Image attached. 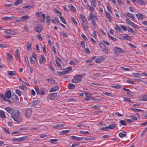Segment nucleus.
I'll return each mask as SVG.
<instances>
[{"mask_svg":"<svg viewBox=\"0 0 147 147\" xmlns=\"http://www.w3.org/2000/svg\"><path fill=\"white\" fill-rule=\"evenodd\" d=\"M20 111L17 110H15L11 114V117L16 122L19 123L22 121V118L20 115Z\"/></svg>","mask_w":147,"mask_h":147,"instance_id":"1","label":"nucleus"},{"mask_svg":"<svg viewBox=\"0 0 147 147\" xmlns=\"http://www.w3.org/2000/svg\"><path fill=\"white\" fill-rule=\"evenodd\" d=\"M30 60L32 64H33L36 63H38L36 55L35 53H32V56L30 57Z\"/></svg>","mask_w":147,"mask_h":147,"instance_id":"2","label":"nucleus"},{"mask_svg":"<svg viewBox=\"0 0 147 147\" xmlns=\"http://www.w3.org/2000/svg\"><path fill=\"white\" fill-rule=\"evenodd\" d=\"M82 78V75H76L72 80L71 82L74 83H77L81 81Z\"/></svg>","mask_w":147,"mask_h":147,"instance_id":"3","label":"nucleus"},{"mask_svg":"<svg viewBox=\"0 0 147 147\" xmlns=\"http://www.w3.org/2000/svg\"><path fill=\"white\" fill-rule=\"evenodd\" d=\"M30 18V17L28 15H25L22 16L20 18L16 20L17 22H25Z\"/></svg>","mask_w":147,"mask_h":147,"instance_id":"4","label":"nucleus"},{"mask_svg":"<svg viewBox=\"0 0 147 147\" xmlns=\"http://www.w3.org/2000/svg\"><path fill=\"white\" fill-rule=\"evenodd\" d=\"M32 114V109L30 108H29L25 112V115L27 118H29Z\"/></svg>","mask_w":147,"mask_h":147,"instance_id":"5","label":"nucleus"},{"mask_svg":"<svg viewBox=\"0 0 147 147\" xmlns=\"http://www.w3.org/2000/svg\"><path fill=\"white\" fill-rule=\"evenodd\" d=\"M114 51L115 53H119L124 52V51L122 49L117 47H114Z\"/></svg>","mask_w":147,"mask_h":147,"instance_id":"6","label":"nucleus"},{"mask_svg":"<svg viewBox=\"0 0 147 147\" xmlns=\"http://www.w3.org/2000/svg\"><path fill=\"white\" fill-rule=\"evenodd\" d=\"M34 29L37 32L40 33L42 30V26L40 25H36L34 27Z\"/></svg>","mask_w":147,"mask_h":147,"instance_id":"7","label":"nucleus"},{"mask_svg":"<svg viewBox=\"0 0 147 147\" xmlns=\"http://www.w3.org/2000/svg\"><path fill=\"white\" fill-rule=\"evenodd\" d=\"M86 96V98L85 99V100H96V99H94L92 97H91V95L90 94L87 93L86 92L85 93Z\"/></svg>","mask_w":147,"mask_h":147,"instance_id":"8","label":"nucleus"},{"mask_svg":"<svg viewBox=\"0 0 147 147\" xmlns=\"http://www.w3.org/2000/svg\"><path fill=\"white\" fill-rule=\"evenodd\" d=\"M40 102V101L39 100H36L31 102L30 103L31 107H35V106Z\"/></svg>","mask_w":147,"mask_h":147,"instance_id":"9","label":"nucleus"},{"mask_svg":"<svg viewBox=\"0 0 147 147\" xmlns=\"http://www.w3.org/2000/svg\"><path fill=\"white\" fill-rule=\"evenodd\" d=\"M57 96V94L56 93L49 94V95L48 99L51 100H53L55 99Z\"/></svg>","mask_w":147,"mask_h":147,"instance_id":"10","label":"nucleus"},{"mask_svg":"<svg viewBox=\"0 0 147 147\" xmlns=\"http://www.w3.org/2000/svg\"><path fill=\"white\" fill-rule=\"evenodd\" d=\"M4 32L6 34H17V33H16V32L14 30H7L4 31Z\"/></svg>","mask_w":147,"mask_h":147,"instance_id":"11","label":"nucleus"},{"mask_svg":"<svg viewBox=\"0 0 147 147\" xmlns=\"http://www.w3.org/2000/svg\"><path fill=\"white\" fill-rule=\"evenodd\" d=\"M25 139V137H23L18 138H13L12 139V140L14 142H19L23 140H24Z\"/></svg>","mask_w":147,"mask_h":147,"instance_id":"12","label":"nucleus"},{"mask_svg":"<svg viewBox=\"0 0 147 147\" xmlns=\"http://www.w3.org/2000/svg\"><path fill=\"white\" fill-rule=\"evenodd\" d=\"M70 139H72V140H75L77 141H79L83 139V137H79L74 136H72L70 137Z\"/></svg>","mask_w":147,"mask_h":147,"instance_id":"13","label":"nucleus"},{"mask_svg":"<svg viewBox=\"0 0 147 147\" xmlns=\"http://www.w3.org/2000/svg\"><path fill=\"white\" fill-rule=\"evenodd\" d=\"M105 58V57L102 56L99 57L96 59L95 61L96 63L101 62L104 60Z\"/></svg>","mask_w":147,"mask_h":147,"instance_id":"14","label":"nucleus"},{"mask_svg":"<svg viewBox=\"0 0 147 147\" xmlns=\"http://www.w3.org/2000/svg\"><path fill=\"white\" fill-rule=\"evenodd\" d=\"M5 95L6 98H9L11 96V92L10 90H7L5 93Z\"/></svg>","mask_w":147,"mask_h":147,"instance_id":"15","label":"nucleus"},{"mask_svg":"<svg viewBox=\"0 0 147 147\" xmlns=\"http://www.w3.org/2000/svg\"><path fill=\"white\" fill-rule=\"evenodd\" d=\"M125 14L128 17L130 18L133 20H135V17L134 16L132 13L129 12H126L125 13Z\"/></svg>","mask_w":147,"mask_h":147,"instance_id":"16","label":"nucleus"},{"mask_svg":"<svg viewBox=\"0 0 147 147\" xmlns=\"http://www.w3.org/2000/svg\"><path fill=\"white\" fill-rule=\"evenodd\" d=\"M12 98L13 100L15 102H18V101L19 99L18 96L15 94H12Z\"/></svg>","mask_w":147,"mask_h":147,"instance_id":"17","label":"nucleus"},{"mask_svg":"<svg viewBox=\"0 0 147 147\" xmlns=\"http://www.w3.org/2000/svg\"><path fill=\"white\" fill-rule=\"evenodd\" d=\"M59 89V86H56L53 87L51 88V89L49 90V92H52L54 91H57Z\"/></svg>","mask_w":147,"mask_h":147,"instance_id":"18","label":"nucleus"},{"mask_svg":"<svg viewBox=\"0 0 147 147\" xmlns=\"http://www.w3.org/2000/svg\"><path fill=\"white\" fill-rule=\"evenodd\" d=\"M119 136L121 138L124 137H126V133L125 131H123L120 133L119 134Z\"/></svg>","mask_w":147,"mask_h":147,"instance_id":"19","label":"nucleus"},{"mask_svg":"<svg viewBox=\"0 0 147 147\" xmlns=\"http://www.w3.org/2000/svg\"><path fill=\"white\" fill-rule=\"evenodd\" d=\"M8 74L10 76H16V72L15 71H7Z\"/></svg>","mask_w":147,"mask_h":147,"instance_id":"20","label":"nucleus"},{"mask_svg":"<svg viewBox=\"0 0 147 147\" xmlns=\"http://www.w3.org/2000/svg\"><path fill=\"white\" fill-rule=\"evenodd\" d=\"M139 100L140 101H147V95H144L140 97Z\"/></svg>","mask_w":147,"mask_h":147,"instance_id":"21","label":"nucleus"},{"mask_svg":"<svg viewBox=\"0 0 147 147\" xmlns=\"http://www.w3.org/2000/svg\"><path fill=\"white\" fill-rule=\"evenodd\" d=\"M7 59L10 61H12L13 59V56L10 53H8L7 54Z\"/></svg>","mask_w":147,"mask_h":147,"instance_id":"22","label":"nucleus"},{"mask_svg":"<svg viewBox=\"0 0 147 147\" xmlns=\"http://www.w3.org/2000/svg\"><path fill=\"white\" fill-rule=\"evenodd\" d=\"M5 110L9 113L11 114L13 112L14 110L13 109L11 108L10 107H7L5 109Z\"/></svg>","mask_w":147,"mask_h":147,"instance_id":"23","label":"nucleus"},{"mask_svg":"<svg viewBox=\"0 0 147 147\" xmlns=\"http://www.w3.org/2000/svg\"><path fill=\"white\" fill-rule=\"evenodd\" d=\"M23 3V0H17L14 3V5L15 6H17L19 4H20Z\"/></svg>","mask_w":147,"mask_h":147,"instance_id":"24","label":"nucleus"},{"mask_svg":"<svg viewBox=\"0 0 147 147\" xmlns=\"http://www.w3.org/2000/svg\"><path fill=\"white\" fill-rule=\"evenodd\" d=\"M0 116L2 118H6V116L4 112L2 110H0Z\"/></svg>","mask_w":147,"mask_h":147,"instance_id":"25","label":"nucleus"},{"mask_svg":"<svg viewBox=\"0 0 147 147\" xmlns=\"http://www.w3.org/2000/svg\"><path fill=\"white\" fill-rule=\"evenodd\" d=\"M67 86L69 89H74L75 87V86L72 83L69 84H68Z\"/></svg>","mask_w":147,"mask_h":147,"instance_id":"26","label":"nucleus"},{"mask_svg":"<svg viewBox=\"0 0 147 147\" xmlns=\"http://www.w3.org/2000/svg\"><path fill=\"white\" fill-rule=\"evenodd\" d=\"M57 73L58 74L61 75L66 74L68 73V70H65L61 72L57 71Z\"/></svg>","mask_w":147,"mask_h":147,"instance_id":"27","label":"nucleus"},{"mask_svg":"<svg viewBox=\"0 0 147 147\" xmlns=\"http://www.w3.org/2000/svg\"><path fill=\"white\" fill-rule=\"evenodd\" d=\"M26 45L27 50L29 51L31 49V44L30 42H27L26 43Z\"/></svg>","mask_w":147,"mask_h":147,"instance_id":"28","label":"nucleus"},{"mask_svg":"<svg viewBox=\"0 0 147 147\" xmlns=\"http://www.w3.org/2000/svg\"><path fill=\"white\" fill-rule=\"evenodd\" d=\"M15 54L19 58V60H20V52L18 49H17L16 50Z\"/></svg>","mask_w":147,"mask_h":147,"instance_id":"29","label":"nucleus"},{"mask_svg":"<svg viewBox=\"0 0 147 147\" xmlns=\"http://www.w3.org/2000/svg\"><path fill=\"white\" fill-rule=\"evenodd\" d=\"M83 22L81 23V25L83 27V28L85 30H87L88 29L87 24H85L84 22Z\"/></svg>","mask_w":147,"mask_h":147,"instance_id":"30","label":"nucleus"},{"mask_svg":"<svg viewBox=\"0 0 147 147\" xmlns=\"http://www.w3.org/2000/svg\"><path fill=\"white\" fill-rule=\"evenodd\" d=\"M137 17L139 19H143V16L140 13H138L136 14Z\"/></svg>","mask_w":147,"mask_h":147,"instance_id":"31","label":"nucleus"},{"mask_svg":"<svg viewBox=\"0 0 147 147\" xmlns=\"http://www.w3.org/2000/svg\"><path fill=\"white\" fill-rule=\"evenodd\" d=\"M45 93V89L42 88L40 89V94L44 95Z\"/></svg>","mask_w":147,"mask_h":147,"instance_id":"32","label":"nucleus"},{"mask_svg":"<svg viewBox=\"0 0 147 147\" xmlns=\"http://www.w3.org/2000/svg\"><path fill=\"white\" fill-rule=\"evenodd\" d=\"M115 27V29L116 30H118L119 32H121V29L118 25L117 24H116Z\"/></svg>","mask_w":147,"mask_h":147,"instance_id":"33","label":"nucleus"},{"mask_svg":"<svg viewBox=\"0 0 147 147\" xmlns=\"http://www.w3.org/2000/svg\"><path fill=\"white\" fill-rule=\"evenodd\" d=\"M137 1L141 5H143L146 4L145 1L143 0H137Z\"/></svg>","mask_w":147,"mask_h":147,"instance_id":"34","label":"nucleus"},{"mask_svg":"<svg viewBox=\"0 0 147 147\" xmlns=\"http://www.w3.org/2000/svg\"><path fill=\"white\" fill-rule=\"evenodd\" d=\"M91 3V5L94 6V7H96V2L95 0H91L90 1Z\"/></svg>","mask_w":147,"mask_h":147,"instance_id":"35","label":"nucleus"},{"mask_svg":"<svg viewBox=\"0 0 147 147\" xmlns=\"http://www.w3.org/2000/svg\"><path fill=\"white\" fill-rule=\"evenodd\" d=\"M128 28H129V30L131 33L134 34H136V32L132 28L129 27H128Z\"/></svg>","mask_w":147,"mask_h":147,"instance_id":"36","label":"nucleus"},{"mask_svg":"<svg viewBox=\"0 0 147 147\" xmlns=\"http://www.w3.org/2000/svg\"><path fill=\"white\" fill-rule=\"evenodd\" d=\"M70 131L69 129H68L66 130H63L61 131L60 133L62 134H66L69 132Z\"/></svg>","mask_w":147,"mask_h":147,"instance_id":"37","label":"nucleus"},{"mask_svg":"<svg viewBox=\"0 0 147 147\" xmlns=\"http://www.w3.org/2000/svg\"><path fill=\"white\" fill-rule=\"evenodd\" d=\"M24 28L25 31H26L27 32H29L30 29L27 25H24Z\"/></svg>","mask_w":147,"mask_h":147,"instance_id":"38","label":"nucleus"},{"mask_svg":"<svg viewBox=\"0 0 147 147\" xmlns=\"http://www.w3.org/2000/svg\"><path fill=\"white\" fill-rule=\"evenodd\" d=\"M103 94L106 95L107 96H109L112 97L114 96L113 95L112 93H109L108 92H106L103 93Z\"/></svg>","mask_w":147,"mask_h":147,"instance_id":"39","label":"nucleus"},{"mask_svg":"<svg viewBox=\"0 0 147 147\" xmlns=\"http://www.w3.org/2000/svg\"><path fill=\"white\" fill-rule=\"evenodd\" d=\"M9 47V46L6 44H0V48H7Z\"/></svg>","mask_w":147,"mask_h":147,"instance_id":"40","label":"nucleus"},{"mask_svg":"<svg viewBox=\"0 0 147 147\" xmlns=\"http://www.w3.org/2000/svg\"><path fill=\"white\" fill-rule=\"evenodd\" d=\"M63 126V125L62 124H57L53 126H52V127H54V128H57L60 127H62Z\"/></svg>","mask_w":147,"mask_h":147,"instance_id":"41","label":"nucleus"},{"mask_svg":"<svg viewBox=\"0 0 147 147\" xmlns=\"http://www.w3.org/2000/svg\"><path fill=\"white\" fill-rule=\"evenodd\" d=\"M13 18L12 17H5L3 18V20H9Z\"/></svg>","mask_w":147,"mask_h":147,"instance_id":"42","label":"nucleus"},{"mask_svg":"<svg viewBox=\"0 0 147 147\" xmlns=\"http://www.w3.org/2000/svg\"><path fill=\"white\" fill-rule=\"evenodd\" d=\"M131 110L134 111L136 112V111H143V110L140 109H138L134 108H132L131 109Z\"/></svg>","mask_w":147,"mask_h":147,"instance_id":"43","label":"nucleus"},{"mask_svg":"<svg viewBox=\"0 0 147 147\" xmlns=\"http://www.w3.org/2000/svg\"><path fill=\"white\" fill-rule=\"evenodd\" d=\"M99 46L102 49L106 47L105 45L102 43H100L99 44Z\"/></svg>","mask_w":147,"mask_h":147,"instance_id":"44","label":"nucleus"},{"mask_svg":"<svg viewBox=\"0 0 147 147\" xmlns=\"http://www.w3.org/2000/svg\"><path fill=\"white\" fill-rule=\"evenodd\" d=\"M19 88L20 89L24 90H26L28 89V88L25 86H19Z\"/></svg>","mask_w":147,"mask_h":147,"instance_id":"45","label":"nucleus"},{"mask_svg":"<svg viewBox=\"0 0 147 147\" xmlns=\"http://www.w3.org/2000/svg\"><path fill=\"white\" fill-rule=\"evenodd\" d=\"M124 101H129L130 102L133 103L134 101L128 98H127L125 97H123Z\"/></svg>","mask_w":147,"mask_h":147,"instance_id":"46","label":"nucleus"},{"mask_svg":"<svg viewBox=\"0 0 147 147\" xmlns=\"http://www.w3.org/2000/svg\"><path fill=\"white\" fill-rule=\"evenodd\" d=\"M47 20H46V22L47 24H49L51 22L50 17L49 16H47Z\"/></svg>","mask_w":147,"mask_h":147,"instance_id":"47","label":"nucleus"},{"mask_svg":"<svg viewBox=\"0 0 147 147\" xmlns=\"http://www.w3.org/2000/svg\"><path fill=\"white\" fill-rule=\"evenodd\" d=\"M83 139L84 140L86 141L92 140H94L95 139L93 137H91L90 138H83Z\"/></svg>","mask_w":147,"mask_h":147,"instance_id":"48","label":"nucleus"},{"mask_svg":"<svg viewBox=\"0 0 147 147\" xmlns=\"http://www.w3.org/2000/svg\"><path fill=\"white\" fill-rule=\"evenodd\" d=\"M80 17L81 19L82 20L83 22H85L86 19H85L84 16L82 14L80 15Z\"/></svg>","mask_w":147,"mask_h":147,"instance_id":"49","label":"nucleus"},{"mask_svg":"<svg viewBox=\"0 0 147 147\" xmlns=\"http://www.w3.org/2000/svg\"><path fill=\"white\" fill-rule=\"evenodd\" d=\"M120 124L123 125H127V123H125V121L123 120H121L120 121Z\"/></svg>","mask_w":147,"mask_h":147,"instance_id":"50","label":"nucleus"},{"mask_svg":"<svg viewBox=\"0 0 147 147\" xmlns=\"http://www.w3.org/2000/svg\"><path fill=\"white\" fill-rule=\"evenodd\" d=\"M125 21L127 22V23L130 25H131L133 22L130 20L128 19H125Z\"/></svg>","mask_w":147,"mask_h":147,"instance_id":"51","label":"nucleus"},{"mask_svg":"<svg viewBox=\"0 0 147 147\" xmlns=\"http://www.w3.org/2000/svg\"><path fill=\"white\" fill-rule=\"evenodd\" d=\"M109 129L110 128L111 129H113L115 128V125L114 124H111L109 126H108Z\"/></svg>","mask_w":147,"mask_h":147,"instance_id":"52","label":"nucleus"},{"mask_svg":"<svg viewBox=\"0 0 147 147\" xmlns=\"http://www.w3.org/2000/svg\"><path fill=\"white\" fill-rule=\"evenodd\" d=\"M16 92L19 96H21V92L19 90H16Z\"/></svg>","mask_w":147,"mask_h":147,"instance_id":"53","label":"nucleus"},{"mask_svg":"<svg viewBox=\"0 0 147 147\" xmlns=\"http://www.w3.org/2000/svg\"><path fill=\"white\" fill-rule=\"evenodd\" d=\"M35 90L36 92L38 94H40V90L38 87H35Z\"/></svg>","mask_w":147,"mask_h":147,"instance_id":"54","label":"nucleus"},{"mask_svg":"<svg viewBox=\"0 0 147 147\" xmlns=\"http://www.w3.org/2000/svg\"><path fill=\"white\" fill-rule=\"evenodd\" d=\"M59 18L61 20L62 22L64 24H65L66 22L65 21V19L62 16H60Z\"/></svg>","mask_w":147,"mask_h":147,"instance_id":"55","label":"nucleus"},{"mask_svg":"<svg viewBox=\"0 0 147 147\" xmlns=\"http://www.w3.org/2000/svg\"><path fill=\"white\" fill-rule=\"evenodd\" d=\"M132 74L134 75V76L136 77H139V75L140 74V73H132Z\"/></svg>","mask_w":147,"mask_h":147,"instance_id":"56","label":"nucleus"},{"mask_svg":"<svg viewBox=\"0 0 147 147\" xmlns=\"http://www.w3.org/2000/svg\"><path fill=\"white\" fill-rule=\"evenodd\" d=\"M23 8H28V9H31V8H33V6L30 5H27L24 7H23Z\"/></svg>","mask_w":147,"mask_h":147,"instance_id":"57","label":"nucleus"},{"mask_svg":"<svg viewBox=\"0 0 147 147\" xmlns=\"http://www.w3.org/2000/svg\"><path fill=\"white\" fill-rule=\"evenodd\" d=\"M108 36L109 37L112 39L113 40L115 41L117 40V39L116 38L113 37L112 36L110 35L109 34H108Z\"/></svg>","mask_w":147,"mask_h":147,"instance_id":"58","label":"nucleus"},{"mask_svg":"<svg viewBox=\"0 0 147 147\" xmlns=\"http://www.w3.org/2000/svg\"><path fill=\"white\" fill-rule=\"evenodd\" d=\"M46 80L49 82H50L52 83H54L55 82V80H54L52 79L51 78H47Z\"/></svg>","mask_w":147,"mask_h":147,"instance_id":"59","label":"nucleus"},{"mask_svg":"<svg viewBox=\"0 0 147 147\" xmlns=\"http://www.w3.org/2000/svg\"><path fill=\"white\" fill-rule=\"evenodd\" d=\"M70 7L72 11L73 12H75L76 11V9L74 6L71 5L70 6Z\"/></svg>","mask_w":147,"mask_h":147,"instance_id":"60","label":"nucleus"},{"mask_svg":"<svg viewBox=\"0 0 147 147\" xmlns=\"http://www.w3.org/2000/svg\"><path fill=\"white\" fill-rule=\"evenodd\" d=\"M0 97L2 98L4 101H5L6 100V97L4 96L3 94H0Z\"/></svg>","mask_w":147,"mask_h":147,"instance_id":"61","label":"nucleus"},{"mask_svg":"<svg viewBox=\"0 0 147 147\" xmlns=\"http://www.w3.org/2000/svg\"><path fill=\"white\" fill-rule=\"evenodd\" d=\"M80 132L81 133V134H88L89 133V132L88 131H80Z\"/></svg>","mask_w":147,"mask_h":147,"instance_id":"62","label":"nucleus"},{"mask_svg":"<svg viewBox=\"0 0 147 147\" xmlns=\"http://www.w3.org/2000/svg\"><path fill=\"white\" fill-rule=\"evenodd\" d=\"M121 69L125 71H129L130 70V69L127 68H125L123 66L121 67Z\"/></svg>","mask_w":147,"mask_h":147,"instance_id":"63","label":"nucleus"},{"mask_svg":"<svg viewBox=\"0 0 147 147\" xmlns=\"http://www.w3.org/2000/svg\"><path fill=\"white\" fill-rule=\"evenodd\" d=\"M71 19L73 22L75 24H77V22L76 20L75 19V18L73 17H71Z\"/></svg>","mask_w":147,"mask_h":147,"instance_id":"64","label":"nucleus"}]
</instances>
